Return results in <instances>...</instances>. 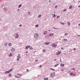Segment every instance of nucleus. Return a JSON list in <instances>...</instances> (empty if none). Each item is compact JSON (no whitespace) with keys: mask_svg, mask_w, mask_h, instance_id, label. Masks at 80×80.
<instances>
[{"mask_svg":"<svg viewBox=\"0 0 80 80\" xmlns=\"http://www.w3.org/2000/svg\"><path fill=\"white\" fill-rule=\"evenodd\" d=\"M55 72L54 73H51L50 74V76H51V77L52 78L53 77H55Z\"/></svg>","mask_w":80,"mask_h":80,"instance_id":"obj_1","label":"nucleus"},{"mask_svg":"<svg viewBox=\"0 0 80 80\" xmlns=\"http://www.w3.org/2000/svg\"><path fill=\"white\" fill-rule=\"evenodd\" d=\"M12 71V69H11L9 71H6L5 72V73H10V72H11V71Z\"/></svg>","mask_w":80,"mask_h":80,"instance_id":"obj_2","label":"nucleus"},{"mask_svg":"<svg viewBox=\"0 0 80 80\" xmlns=\"http://www.w3.org/2000/svg\"><path fill=\"white\" fill-rule=\"evenodd\" d=\"M52 47H53L54 48L57 47V45H55L54 43H52Z\"/></svg>","mask_w":80,"mask_h":80,"instance_id":"obj_3","label":"nucleus"},{"mask_svg":"<svg viewBox=\"0 0 80 80\" xmlns=\"http://www.w3.org/2000/svg\"><path fill=\"white\" fill-rule=\"evenodd\" d=\"M38 36V34L36 33L34 35V37H37Z\"/></svg>","mask_w":80,"mask_h":80,"instance_id":"obj_4","label":"nucleus"},{"mask_svg":"<svg viewBox=\"0 0 80 80\" xmlns=\"http://www.w3.org/2000/svg\"><path fill=\"white\" fill-rule=\"evenodd\" d=\"M62 53V52H60V51H58V53H57V55H60V53Z\"/></svg>","mask_w":80,"mask_h":80,"instance_id":"obj_5","label":"nucleus"},{"mask_svg":"<svg viewBox=\"0 0 80 80\" xmlns=\"http://www.w3.org/2000/svg\"><path fill=\"white\" fill-rule=\"evenodd\" d=\"M30 47V46H28L26 47V49H28V48H29Z\"/></svg>","mask_w":80,"mask_h":80,"instance_id":"obj_6","label":"nucleus"},{"mask_svg":"<svg viewBox=\"0 0 80 80\" xmlns=\"http://www.w3.org/2000/svg\"><path fill=\"white\" fill-rule=\"evenodd\" d=\"M17 75H18V76H20V77H22V75L19 73H18Z\"/></svg>","mask_w":80,"mask_h":80,"instance_id":"obj_7","label":"nucleus"},{"mask_svg":"<svg viewBox=\"0 0 80 80\" xmlns=\"http://www.w3.org/2000/svg\"><path fill=\"white\" fill-rule=\"evenodd\" d=\"M44 44H46V45H49L50 44V42H46L44 43Z\"/></svg>","mask_w":80,"mask_h":80,"instance_id":"obj_8","label":"nucleus"},{"mask_svg":"<svg viewBox=\"0 0 80 80\" xmlns=\"http://www.w3.org/2000/svg\"><path fill=\"white\" fill-rule=\"evenodd\" d=\"M54 34L53 33H51L50 34H49V35L51 36L52 37V36H53V35Z\"/></svg>","mask_w":80,"mask_h":80,"instance_id":"obj_9","label":"nucleus"},{"mask_svg":"<svg viewBox=\"0 0 80 80\" xmlns=\"http://www.w3.org/2000/svg\"><path fill=\"white\" fill-rule=\"evenodd\" d=\"M60 66L61 67H62V66L64 67L65 66V65H64V64H60Z\"/></svg>","mask_w":80,"mask_h":80,"instance_id":"obj_10","label":"nucleus"},{"mask_svg":"<svg viewBox=\"0 0 80 80\" xmlns=\"http://www.w3.org/2000/svg\"><path fill=\"white\" fill-rule=\"evenodd\" d=\"M72 8V5L70 6L69 7V9H71Z\"/></svg>","mask_w":80,"mask_h":80,"instance_id":"obj_11","label":"nucleus"},{"mask_svg":"<svg viewBox=\"0 0 80 80\" xmlns=\"http://www.w3.org/2000/svg\"><path fill=\"white\" fill-rule=\"evenodd\" d=\"M12 54H11V53H10L9 55V57H12Z\"/></svg>","mask_w":80,"mask_h":80,"instance_id":"obj_12","label":"nucleus"},{"mask_svg":"<svg viewBox=\"0 0 80 80\" xmlns=\"http://www.w3.org/2000/svg\"><path fill=\"white\" fill-rule=\"evenodd\" d=\"M69 74L70 75H71V76H72V75H73V72L70 73Z\"/></svg>","mask_w":80,"mask_h":80,"instance_id":"obj_13","label":"nucleus"},{"mask_svg":"<svg viewBox=\"0 0 80 80\" xmlns=\"http://www.w3.org/2000/svg\"><path fill=\"white\" fill-rule=\"evenodd\" d=\"M50 70H52V71H55V69H53L52 68H50Z\"/></svg>","mask_w":80,"mask_h":80,"instance_id":"obj_14","label":"nucleus"},{"mask_svg":"<svg viewBox=\"0 0 80 80\" xmlns=\"http://www.w3.org/2000/svg\"><path fill=\"white\" fill-rule=\"evenodd\" d=\"M15 50V49L14 48L11 49V51L12 52H14V51Z\"/></svg>","mask_w":80,"mask_h":80,"instance_id":"obj_15","label":"nucleus"},{"mask_svg":"<svg viewBox=\"0 0 80 80\" xmlns=\"http://www.w3.org/2000/svg\"><path fill=\"white\" fill-rule=\"evenodd\" d=\"M44 80H48V78H44Z\"/></svg>","mask_w":80,"mask_h":80,"instance_id":"obj_16","label":"nucleus"},{"mask_svg":"<svg viewBox=\"0 0 80 80\" xmlns=\"http://www.w3.org/2000/svg\"><path fill=\"white\" fill-rule=\"evenodd\" d=\"M58 65H59V64H57L55 65L54 66V67H57V66H58Z\"/></svg>","mask_w":80,"mask_h":80,"instance_id":"obj_17","label":"nucleus"},{"mask_svg":"<svg viewBox=\"0 0 80 80\" xmlns=\"http://www.w3.org/2000/svg\"><path fill=\"white\" fill-rule=\"evenodd\" d=\"M46 52L45 49H43L42 50V52Z\"/></svg>","mask_w":80,"mask_h":80,"instance_id":"obj_18","label":"nucleus"},{"mask_svg":"<svg viewBox=\"0 0 80 80\" xmlns=\"http://www.w3.org/2000/svg\"><path fill=\"white\" fill-rule=\"evenodd\" d=\"M47 33V31H45L44 32L43 34L44 35H45V34H46Z\"/></svg>","mask_w":80,"mask_h":80,"instance_id":"obj_19","label":"nucleus"},{"mask_svg":"<svg viewBox=\"0 0 80 80\" xmlns=\"http://www.w3.org/2000/svg\"><path fill=\"white\" fill-rule=\"evenodd\" d=\"M20 57H21V56H20V55H19L18 56H17V58H20Z\"/></svg>","mask_w":80,"mask_h":80,"instance_id":"obj_20","label":"nucleus"},{"mask_svg":"<svg viewBox=\"0 0 80 80\" xmlns=\"http://www.w3.org/2000/svg\"><path fill=\"white\" fill-rule=\"evenodd\" d=\"M8 45L10 47L12 45V44H11V43H9L8 44Z\"/></svg>","mask_w":80,"mask_h":80,"instance_id":"obj_21","label":"nucleus"},{"mask_svg":"<svg viewBox=\"0 0 80 80\" xmlns=\"http://www.w3.org/2000/svg\"><path fill=\"white\" fill-rule=\"evenodd\" d=\"M68 24L69 26V25H70V22H68Z\"/></svg>","mask_w":80,"mask_h":80,"instance_id":"obj_22","label":"nucleus"},{"mask_svg":"<svg viewBox=\"0 0 80 80\" xmlns=\"http://www.w3.org/2000/svg\"><path fill=\"white\" fill-rule=\"evenodd\" d=\"M21 6H22V4L18 6L19 8H20V7H21Z\"/></svg>","mask_w":80,"mask_h":80,"instance_id":"obj_23","label":"nucleus"},{"mask_svg":"<svg viewBox=\"0 0 80 80\" xmlns=\"http://www.w3.org/2000/svg\"><path fill=\"white\" fill-rule=\"evenodd\" d=\"M60 23H61L62 25H64L65 24V23H62V22H60Z\"/></svg>","mask_w":80,"mask_h":80,"instance_id":"obj_24","label":"nucleus"},{"mask_svg":"<svg viewBox=\"0 0 80 80\" xmlns=\"http://www.w3.org/2000/svg\"><path fill=\"white\" fill-rule=\"evenodd\" d=\"M18 37H19V36H16V38H18Z\"/></svg>","mask_w":80,"mask_h":80,"instance_id":"obj_25","label":"nucleus"},{"mask_svg":"<svg viewBox=\"0 0 80 80\" xmlns=\"http://www.w3.org/2000/svg\"><path fill=\"white\" fill-rule=\"evenodd\" d=\"M63 40L64 41H67V39H63Z\"/></svg>","mask_w":80,"mask_h":80,"instance_id":"obj_26","label":"nucleus"},{"mask_svg":"<svg viewBox=\"0 0 80 80\" xmlns=\"http://www.w3.org/2000/svg\"><path fill=\"white\" fill-rule=\"evenodd\" d=\"M29 49L30 50H32L33 49V48H32V47H31Z\"/></svg>","mask_w":80,"mask_h":80,"instance_id":"obj_27","label":"nucleus"},{"mask_svg":"<svg viewBox=\"0 0 80 80\" xmlns=\"http://www.w3.org/2000/svg\"><path fill=\"white\" fill-rule=\"evenodd\" d=\"M15 77H16V78H20V77H17V76H15Z\"/></svg>","mask_w":80,"mask_h":80,"instance_id":"obj_28","label":"nucleus"},{"mask_svg":"<svg viewBox=\"0 0 80 80\" xmlns=\"http://www.w3.org/2000/svg\"><path fill=\"white\" fill-rule=\"evenodd\" d=\"M41 17V15H40L38 16V18H40Z\"/></svg>","mask_w":80,"mask_h":80,"instance_id":"obj_29","label":"nucleus"},{"mask_svg":"<svg viewBox=\"0 0 80 80\" xmlns=\"http://www.w3.org/2000/svg\"><path fill=\"white\" fill-rule=\"evenodd\" d=\"M11 76H12V74H10L9 75V77H11Z\"/></svg>","mask_w":80,"mask_h":80,"instance_id":"obj_30","label":"nucleus"},{"mask_svg":"<svg viewBox=\"0 0 80 80\" xmlns=\"http://www.w3.org/2000/svg\"><path fill=\"white\" fill-rule=\"evenodd\" d=\"M35 27H38V25H36V26H35Z\"/></svg>","mask_w":80,"mask_h":80,"instance_id":"obj_31","label":"nucleus"},{"mask_svg":"<svg viewBox=\"0 0 80 80\" xmlns=\"http://www.w3.org/2000/svg\"><path fill=\"white\" fill-rule=\"evenodd\" d=\"M66 11H67V9L63 10V12H66Z\"/></svg>","mask_w":80,"mask_h":80,"instance_id":"obj_32","label":"nucleus"},{"mask_svg":"<svg viewBox=\"0 0 80 80\" xmlns=\"http://www.w3.org/2000/svg\"><path fill=\"white\" fill-rule=\"evenodd\" d=\"M4 10H7V8H4Z\"/></svg>","mask_w":80,"mask_h":80,"instance_id":"obj_33","label":"nucleus"},{"mask_svg":"<svg viewBox=\"0 0 80 80\" xmlns=\"http://www.w3.org/2000/svg\"><path fill=\"white\" fill-rule=\"evenodd\" d=\"M19 60V58H18L17 59V60H18H18Z\"/></svg>","mask_w":80,"mask_h":80,"instance_id":"obj_34","label":"nucleus"},{"mask_svg":"<svg viewBox=\"0 0 80 80\" xmlns=\"http://www.w3.org/2000/svg\"><path fill=\"white\" fill-rule=\"evenodd\" d=\"M72 75H73V76H75V75H76V74H72Z\"/></svg>","mask_w":80,"mask_h":80,"instance_id":"obj_35","label":"nucleus"},{"mask_svg":"<svg viewBox=\"0 0 80 80\" xmlns=\"http://www.w3.org/2000/svg\"><path fill=\"white\" fill-rule=\"evenodd\" d=\"M57 6H55V8H57Z\"/></svg>","mask_w":80,"mask_h":80,"instance_id":"obj_36","label":"nucleus"},{"mask_svg":"<svg viewBox=\"0 0 80 80\" xmlns=\"http://www.w3.org/2000/svg\"><path fill=\"white\" fill-rule=\"evenodd\" d=\"M39 67H40V68H41V67H42V65H40L39 66Z\"/></svg>","mask_w":80,"mask_h":80,"instance_id":"obj_37","label":"nucleus"},{"mask_svg":"<svg viewBox=\"0 0 80 80\" xmlns=\"http://www.w3.org/2000/svg\"><path fill=\"white\" fill-rule=\"evenodd\" d=\"M7 43H5V46H7Z\"/></svg>","mask_w":80,"mask_h":80,"instance_id":"obj_38","label":"nucleus"},{"mask_svg":"<svg viewBox=\"0 0 80 80\" xmlns=\"http://www.w3.org/2000/svg\"><path fill=\"white\" fill-rule=\"evenodd\" d=\"M76 50V49L75 48H74V49H73V50Z\"/></svg>","mask_w":80,"mask_h":80,"instance_id":"obj_39","label":"nucleus"},{"mask_svg":"<svg viewBox=\"0 0 80 80\" xmlns=\"http://www.w3.org/2000/svg\"><path fill=\"white\" fill-rule=\"evenodd\" d=\"M38 61V60H35V62H37Z\"/></svg>","mask_w":80,"mask_h":80,"instance_id":"obj_40","label":"nucleus"},{"mask_svg":"<svg viewBox=\"0 0 80 80\" xmlns=\"http://www.w3.org/2000/svg\"><path fill=\"white\" fill-rule=\"evenodd\" d=\"M67 35V33H66L65 34V35Z\"/></svg>","mask_w":80,"mask_h":80,"instance_id":"obj_41","label":"nucleus"},{"mask_svg":"<svg viewBox=\"0 0 80 80\" xmlns=\"http://www.w3.org/2000/svg\"><path fill=\"white\" fill-rule=\"evenodd\" d=\"M54 60V61H56V60H57V59H55Z\"/></svg>","mask_w":80,"mask_h":80,"instance_id":"obj_42","label":"nucleus"},{"mask_svg":"<svg viewBox=\"0 0 80 80\" xmlns=\"http://www.w3.org/2000/svg\"><path fill=\"white\" fill-rule=\"evenodd\" d=\"M61 71H63V69H61Z\"/></svg>","mask_w":80,"mask_h":80,"instance_id":"obj_43","label":"nucleus"},{"mask_svg":"<svg viewBox=\"0 0 80 80\" xmlns=\"http://www.w3.org/2000/svg\"><path fill=\"white\" fill-rule=\"evenodd\" d=\"M63 48H63V47H62V48H61V49H63Z\"/></svg>","mask_w":80,"mask_h":80,"instance_id":"obj_44","label":"nucleus"},{"mask_svg":"<svg viewBox=\"0 0 80 80\" xmlns=\"http://www.w3.org/2000/svg\"><path fill=\"white\" fill-rule=\"evenodd\" d=\"M27 72H28V69H27Z\"/></svg>","mask_w":80,"mask_h":80,"instance_id":"obj_45","label":"nucleus"},{"mask_svg":"<svg viewBox=\"0 0 80 80\" xmlns=\"http://www.w3.org/2000/svg\"><path fill=\"white\" fill-rule=\"evenodd\" d=\"M28 53V52H26V53Z\"/></svg>","mask_w":80,"mask_h":80,"instance_id":"obj_46","label":"nucleus"},{"mask_svg":"<svg viewBox=\"0 0 80 80\" xmlns=\"http://www.w3.org/2000/svg\"><path fill=\"white\" fill-rule=\"evenodd\" d=\"M16 35H18V34L17 33V34H16Z\"/></svg>","mask_w":80,"mask_h":80,"instance_id":"obj_47","label":"nucleus"},{"mask_svg":"<svg viewBox=\"0 0 80 80\" xmlns=\"http://www.w3.org/2000/svg\"><path fill=\"white\" fill-rule=\"evenodd\" d=\"M60 61L61 62H62V60H61V58L60 59Z\"/></svg>","mask_w":80,"mask_h":80,"instance_id":"obj_48","label":"nucleus"},{"mask_svg":"<svg viewBox=\"0 0 80 80\" xmlns=\"http://www.w3.org/2000/svg\"><path fill=\"white\" fill-rule=\"evenodd\" d=\"M51 2V1H50V0L49 1V2Z\"/></svg>","mask_w":80,"mask_h":80,"instance_id":"obj_49","label":"nucleus"},{"mask_svg":"<svg viewBox=\"0 0 80 80\" xmlns=\"http://www.w3.org/2000/svg\"><path fill=\"white\" fill-rule=\"evenodd\" d=\"M58 17H60V16H58L57 17V18H58Z\"/></svg>","mask_w":80,"mask_h":80,"instance_id":"obj_50","label":"nucleus"},{"mask_svg":"<svg viewBox=\"0 0 80 80\" xmlns=\"http://www.w3.org/2000/svg\"><path fill=\"white\" fill-rule=\"evenodd\" d=\"M78 25V26H80V23Z\"/></svg>","mask_w":80,"mask_h":80,"instance_id":"obj_51","label":"nucleus"},{"mask_svg":"<svg viewBox=\"0 0 80 80\" xmlns=\"http://www.w3.org/2000/svg\"><path fill=\"white\" fill-rule=\"evenodd\" d=\"M48 32H50V30H49Z\"/></svg>","mask_w":80,"mask_h":80,"instance_id":"obj_52","label":"nucleus"},{"mask_svg":"<svg viewBox=\"0 0 80 80\" xmlns=\"http://www.w3.org/2000/svg\"><path fill=\"white\" fill-rule=\"evenodd\" d=\"M20 27H21V26H22V25H20Z\"/></svg>","mask_w":80,"mask_h":80,"instance_id":"obj_53","label":"nucleus"},{"mask_svg":"<svg viewBox=\"0 0 80 80\" xmlns=\"http://www.w3.org/2000/svg\"><path fill=\"white\" fill-rule=\"evenodd\" d=\"M19 9H18V11H19Z\"/></svg>","mask_w":80,"mask_h":80,"instance_id":"obj_54","label":"nucleus"},{"mask_svg":"<svg viewBox=\"0 0 80 80\" xmlns=\"http://www.w3.org/2000/svg\"><path fill=\"white\" fill-rule=\"evenodd\" d=\"M73 70H75V69H73Z\"/></svg>","mask_w":80,"mask_h":80,"instance_id":"obj_55","label":"nucleus"},{"mask_svg":"<svg viewBox=\"0 0 80 80\" xmlns=\"http://www.w3.org/2000/svg\"><path fill=\"white\" fill-rule=\"evenodd\" d=\"M29 15H30V12H29Z\"/></svg>","mask_w":80,"mask_h":80,"instance_id":"obj_56","label":"nucleus"},{"mask_svg":"<svg viewBox=\"0 0 80 80\" xmlns=\"http://www.w3.org/2000/svg\"><path fill=\"white\" fill-rule=\"evenodd\" d=\"M54 15V17H55V15Z\"/></svg>","mask_w":80,"mask_h":80,"instance_id":"obj_57","label":"nucleus"},{"mask_svg":"<svg viewBox=\"0 0 80 80\" xmlns=\"http://www.w3.org/2000/svg\"><path fill=\"white\" fill-rule=\"evenodd\" d=\"M68 72H69V71H68Z\"/></svg>","mask_w":80,"mask_h":80,"instance_id":"obj_58","label":"nucleus"}]
</instances>
